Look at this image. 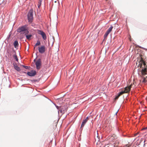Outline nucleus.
<instances>
[{"instance_id":"16","label":"nucleus","mask_w":147,"mask_h":147,"mask_svg":"<svg viewBox=\"0 0 147 147\" xmlns=\"http://www.w3.org/2000/svg\"><path fill=\"white\" fill-rule=\"evenodd\" d=\"M123 92H120L119 94H118V95L117 96H116L115 97V99H118L119 97L121 95L123 94Z\"/></svg>"},{"instance_id":"23","label":"nucleus","mask_w":147,"mask_h":147,"mask_svg":"<svg viewBox=\"0 0 147 147\" xmlns=\"http://www.w3.org/2000/svg\"><path fill=\"white\" fill-rule=\"evenodd\" d=\"M17 32H18V29H17Z\"/></svg>"},{"instance_id":"6","label":"nucleus","mask_w":147,"mask_h":147,"mask_svg":"<svg viewBox=\"0 0 147 147\" xmlns=\"http://www.w3.org/2000/svg\"><path fill=\"white\" fill-rule=\"evenodd\" d=\"M37 32L38 34H40L42 36V38L44 40H45L47 39V36L44 32L42 30H38L37 31Z\"/></svg>"},{"instance_id":"20","label":"nucleus","mask_w":147,"mask_h":147,"mask_svg":"<svg viewBox=\"0 0 147 147\" xmlns=\"http://www.w3.org/2000/svg\"><path fill=\"white\" fill-rule=\"evenodd\" d=\"M56 107L58 109V111H59V110L60 109H59V107H60V106L59 107V106H56Z\"/></svg>"},{"instance_id":"21","label":"nucleus","mask_w":147,"mask_h":147,"mask_svg":"<svg viewBox=\"0 0 147 147\" xmlns=\"http://www.w3.org/2000/svg\"><path fill=\"white\" fill-rule=\"evenodd\" d=\"M147 129V127H146L142 129V130H144V129Z\"/></svg>"},{"instance_id":"18","label":"nucleus","mask_w":147,"mask_h":147,"mask_svg":"<svg viewBox=\"0 0 147 147\" xmlns=\"http://www.w3.org/2000/svg\"><path fill=\"white\" fill-rule=\"evenodd\" d=\"M13 57L14 59H15L16 60V61H18V58L17 57V56L16 54H15L13 55Z\"/></svg>"},{"instance_id":"13","label":"nucleus","mask_w":147,"mask_h":147,"mask_svg":"<svg viewBox=\"0 0 147 147\" xmlns=\"http://www.w3.org/2000/svg\"><path fill=\"white\" fill-rule=\"evenodd\" d=\"M14 68L18 71V67L17 63L14 62L13 63Z\"/></svg>"},{"instance_id":"14","label":"nucleus","mask_w":147,"mask_h":147,"mask_svg":"<svg viewBox=\"0 0 147 147\" xmlns=\"http://www.w3.org/2000/svg\"><path fill=\"white\" fill-rule=\"evenodd\" d=\"M40 41L38 40L37 41L36 43L35 44V45L34 46V49L35 47L36 46L40 45Z\"/></svg>"},{"instance_id":"22","label":"nucleus","mask_w":147,"mask_h":147,"mask_svg":"<svg viewBox=\"0 0 147 147\" xmlns=\"http://www.w3.org/2000/svg\"><path fill=\"white\" fill-rule=\"evenodd\" d=\"M130 145H129V146H127V147H130Z\"/></svg>"},{"instance_id":"3","label":"nucleus","mask_w":147,"mask_h":147,"mask_svg":"<svg viewBox=\"0 0 147 147\" xmlns=\"http://www.w3.org/2000/svg\"><path fill=\"white\" fill-rule=\"evenodd\" d=\"M67 107L66 105H65L64 106H60V109L58 111V113H60L62 114L64 113L67 111Z\"/></svg>"},{"instance_id":"1","label":"nucleus","mask_w":147,"mask_h":147,"mask_svg":"<svg viewBox=\"0 0 147 147\" xmlns=\"http://www.w3.org/2000/svg\"><path fill=\"white\" fill-rule=\"evenodd\" d=\"M138 66L142 68V75L140 76L142 78L140 81L143 83H147V76L144 77L147 74V65L145 61L141 58V59L139 62Z\"/></svg>"},{"instance_id":"10","label":"nucleus","mask_w":147,"mask_h":147,"mask_svg":"<svg viewBox=\"0 0 147 147\" xmlns=\"http://www.w3.org/2000/svg\"><path fill=\"white\" fill-rule=\"evenodd\" d=\"M36 68L37 69H39L40 68L41 65V60L40 59H38L35 63Z\"/></svg>"},{"instance_id":"8","label":"nucleus","mask_w":147,"mask_h":147,"mask_svg":"<svg viewBox=\"0 0 147 147\" xmlns=\"http://www.w3.org/2000/svg\"><path fill=\"white\" fill-rule=\"evenodd\" d=\"M46 48L45 46H42L38 47L39 52L41 53H44L45 51Z\"/></svg>"},{"instance_id":"24","label":"nucleus","mask_w":147,"mask_h":147,"mask_svg":"<svg viewBox=\"0 0 147 147\" xmlns=\"http://www.w3.org/2000/svg\"><path fill=\"white\" fill-rule=\"evenodd\" d=\"M138 134V133H137L136 134V135H137V134Z\"/></svg>"},{"instance_id":"19","label":"nucleus","mask_w":147,"mask_h":147,"mask_svg":"<svg viewBox=\"0 0 147 147\" xmlns=\"http://www.w3.org/2000/svg\"><path fill=\"white\" fill-rule=\"evenodd\" d=\"M21 66L23 67L24 68L26 69H28L29 68V67L28 66L25 65H21Z\"/></svg>"},{"instance_id":"2","label":"nucleus","mask_w":147,"mask_h":147,"mask_svg":"<svg viewBox=\"0 0 147 147\" xmlns=\"http://www.w3.org/2000/svg\"><path fill=\"white\" fill-rule=\"evenodd\" d=\"M19 32L20 33V39H22L25 36L28 40L32 39V35L31 34H28L29 31L27 25H25L19 28Z\"/></svg>"},{"instance_id":"7","label":"nucleus","mask_w":147,"mask_h":147,"mask_svg":"<svg viewBox=\"0 0 147 147\" xmlns=\"http://www.w3.org/2000/svg\"><path fill=\"white\" fill-rule=\"evenodd\" d=\"M132 85L131 84L129 86L126 87L125 88V90L124 91H121V92H122L123 94L125 93H127L129 92L131 88V87Z\"/></svg>"},{"instance_id":"9","label":"nucleus","mask_w":147,"mask_h":147,"mask_svg":"<svg viewBox=\"0 0 147 147\" xmlns=\"http://www.w3.org/2000/svg\"><path fill=\"white\" fill-rule=\"evenodd\" d=\"M36 71L32 70L29 72H28L27 73V75L30 76H33L36 75Z\"/></svg>"},{"instance_id":"11","label":"nucleus","mask_w":147,"mask_h":147,"mask_svg":"<svg viewBox=\"0 0 147 147\" xmlns=\"http://www.w3.org/2000/svg\"><path fill=\"white\" fill-rule=\"evenodd\" d=\"M88 120V117H87L86 119L83 120V121L82 123L81 128H83L84 127Z\"/></svg>"},{"instance_id":"12","label":"nucleus","mask_w":147,"mask_h":147,"mask_svg":"<svg viewBox=\"0 0 147 147\" xmlns=\"http://www.w3.org/2000/svg\"><path fill=\"white\" fill-rule=\"evenodd\" d=\"M117 138V136L115 134H113L110 137L109 139L110 140H116Z\"/></svg>"},{"instance_id":"15","label":"nucleus","mask_w":147,"mask_h":147,"mask_svg":"<svg viewBox=\"0 0 147 147\" xmlns=\"http://www.w3.org/2000/svg\"><path fill=\"white\" fill-rule=\"evenodd\" d=\"M18 41L17 40L15 41L13 43V45L15 48H16L18 47Z\"/></svg>"},{"instance_id":"17","label":"nucleus","mask_w":147,"mask_h":147,"mask_svg":"<svg viewBox=\"0 0 147 147\" xmlns=\"http://www.w3.org/2000/svg\"><path fill=\"white\" fill-rule=\"evenodd\" d=\"M42 2V0H39V2H38V8H40V7L41 5Z\"/></svg>"},{"instance_id":"4","label":"nucleus","mask_w":147,"mask_h":147,"mask_svg":"<svg viewBox=\"0 0 147 147\" xmlns=\"http://www.w3.org/2000/svg\"><path fill=\"white\" fill-rule=\"evenodd\" d=\"M28 18L29 22H32L33 19V12L32 11L30 10L29 11L28 14Z\"/></svg>"},{"instance_id":"5","label":"nucleus","mask_w":147,"mask_h":147,"mask_svg":"<svg viewBox=\"0 0 147 147\" xmlns=\"http://www.w3.org/2000/svg\"><path fill=\"white\" fill-rule=\"evenodd\" d=\"M113 28V26H111V27L108 29L107 32L105 33L104 37V40L105 39H106L108 35L109 34V33L112 31V30Z\"/></svg>"}]
</instances>
